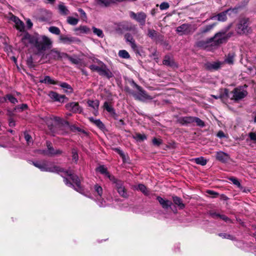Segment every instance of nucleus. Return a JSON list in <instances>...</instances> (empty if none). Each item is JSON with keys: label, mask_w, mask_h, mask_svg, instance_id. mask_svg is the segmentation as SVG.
<instances>
[{"label": "nucleus", "mask_w": 256, "mask_h": 256, "mask_svg": "<svg viewBox=\"0 0 256 256\" xmlns=\"http://www.w3.org/2000/svg\"><path fill=\"white\" fill-rule=\"evenodd\" d=\"M172 200L174 203L179 206L180 208L183 209L185 207L184 204H183L182 199L179 197L176 196H173Z\"/></svg>", "instance_id": "26"}, {"label": "nucleus", "mask_w": 256, "mask_h": 256, "mask_svg": "<svg viewBox=\"0 0 256 256\" xmlns=\"http://www.w3.org/2000/svg\"><path fill=\"white\" fill-rule=\"evenodd\" d=\"M16 28L20 32L24 30V24L18 18L14 22Z\"/></svg>", "instance_id": "31"}, {"label": "nucleus", "mask_w": 256, "mask_h": 256, "mask_svg": "<svg viewBox=\"0 0 256 256\" xmlns=\"http://www.w3.org/2000/svg\"><path fill=\"white\" fill-rule=\"evenodd\" d=\"M68 110L74 112L80 113L82 112V108L78 105V102H72L66 105Z\"/></svg>", "instance_id": "14"}, {"label": "nucleus", "mask_w": 256, "mask_h": 256, "mask_svg": "<svg viewBox=\"0 0 256 256\" xmlns=\"http://www.w3.org/2000/svg\"><path fill=\"white\" fill-rule=\"evenodd\" d=\"M214 24H211V25L207 26L205 28H204L202 30V32H206L208 31L212 30L214 28Z\"/></svg>", "instance_id": "51"}, {"label": "nucleus", "mask_w": 256, "mask_h": 256, "mask_svg": "<svg viewBox=\"0 0 256 256\" xmlns=\"http://www.w3.org/2000/svg\"><path fill=\"white\" fill-rule=\"evenodd\" d=\"M138 89L140 90V93H139V95L138 96V99H140V100H148V99H152V98L148 96L146 92L144 91V90H142L140 88V86H138Z\"/></svg>", "instance_id": "24"}, {"label": "nucleus", "mask_w": 256, "mask_h": 256, "mask_svg": "<svg viewBox=\"0 0 256 256\" xmlns=\"http://www.w3.org/2000/svg\"><path fill=\"white\" fill-rule=\"evenodd\" d=\"M194 120L192 116H185L180 118L179 120L182 124H188L194 122Z\"/></svg>", "instance_id": "23"}, {"label": "nucleus", "mask_w": 256, "mask_h": 256, "mask_svg": "<svg viewBox=\"0 0 256 256\" xmlns=\"http://www.w3.org/2000/svg\"><path fill=\"white\" fill-rule=\"evenodd\" d=\"M104 108L110 113H114V110L110 104L108 102H105L104 105Z\"/></svg>", "instance_id": "41"}, {"label": "nucleus", "mask_w": 256, "mask_h": 256, "mask_svg": "<svg viewBox=\"0 0 256 256\" xmlns=\"http://www.w3.org/2000/svg\"><path fill=\"white\" fill-rule=\"evenodd\" d=\"M6 98L12 104L18 102L17 100L11 94H8L6 96Z\"/></svg>", "instance_id": "47"}, {"label": "nucleus", "mask_w": 256, "mask_h": 256, "mask_svg": "<svg viewBox=\"0 0 256 256\" xmlns=\"http://www.w3.org/2000/svg\"><path fill=\"white\" fill-rule=\"evenodd\" d=\"M118 56L124 58H128L130 56L128 52L126 50H120L118 52Z\"/></svg>", "instance_id": "38"}, {"label": "nucleus", "mask_w": 256, "mask_h": 256, "mask_svg": "<svg viewBox=\"0 0 256 256\" xmlns=\"http://www.w3.org/2000/svg\"><path fill=\"white\" fill-rule=\"evenodd\" d=\"M36 41L34 42V46L38 51L45 50L46 48H50L52 42L45 36H40L36 35Z\"/></svg>", "instance_id": "3"}, {"label": "nucleus", "mask_w": 256, "mask_h": 256, "mask_svg": "<svg viewBox=\"0 0 256 256\" xmlns=\"http://www.w3.org/2000/svg\"><path fill=\"white\" fill-rule=\"evenodd\" d=\"M78 12L80 13V14L84 16V17H86V12H84V10L81 8H80L78 10Z\"/></svg>", "instance_id": "64"}, {"label": "nucleus", "mask_w": 256, "mask_h": 256, "mask_svg": "<svg viewBox=\"0 0 256 256\" xmlns=\"http://www.w3.org/2000/svg\"><path fill=\"white\" fill-rule=\"evenodd\" d=\"M210 215L214 218H218L220 216V214L213 212H210Z\"/></svg>", "instance_id": "57"}, {"label": "nucleus", "mask_w": 256, "mask_h": 256, "mask_svg": "<svg viewBox=\"0 0 256 256\" xmlns=\"http://www.w3.org/2000/svg\"><path fill=\"white\" fill-rule=\"evenodd\" d=\"M48 150L46 154L50 156L60 155L62 154V152L60 150H54V148L50 146V144H47Z\"/></svg>", "instance_id": "20"}, {"label": "nucleus", "mask_w": 256, "mask_h": 256, "mask_svg": "<svg viewBox=\"0 0 256 256\" xmlns=\"http://www.w3.org/2000/svg\"><path fill=\"white\" fill-rule=\"evenodd\" d=\"M67 58H68V60L72 64H79L80 62V60L79 58H72V57H70V56H68Z\"/></svg>", "instance_id": "45"}, {"label": "nucleus", "mask_w": 256, "mask_h": 256, "mask_svg": "<svg viewBox=\"0 0 256 256\" xmlns=\"http://www.w3.org/2000/svg\"><path fill=\"white\" fill-rule=\"evenodd\" d=\"M105 202H104L102 200H98V204L100 206H105V204H104Z\"/></svg>", "instance_id": "61"}, {"label": "nucleus", "mask_w": 256, "mask_h": 256, "mask_svg": "<svg viewBox=\"0 0 256 256\" xmlns=\"http://www.w3.org/2000/svg\"><path fill=\"white\" fill-rule=\"evenodd\" d=\"M169 6L170 5L168 3L166 2H163L160 4V8L161 10H164L168 9L169 8Z\"/></svg>", "instance_id": "49"}, {"label": "nucleus", "mask_w": 256, "mask_h": 256, "mask_svg": "<svg viewBox=\"0 0 256 256\" xmlns=\"http://www.w3.org/2000/svg\"><path fill=\"white\" fill-rule=\"evenodd\" d=\"M130 16L132 18L140 23L141 25L144 26L145 24L146 15L144 12H140L136 14L132 12H130Z\"/></svg>", "instance_id": "7"}, {"label": "nucleus", "mask_w": 256, "mask_h": 256, "mask_svg": "<svg viewBox=\"0 0 256 256\" xmlns=\"http://www.w3.org/2000/svg\"><path fill=\"white\" fill-rule=\"evenodd\" d=\"M72 160L76 162L78 159V156L77 151L74 148L72 150Z\"/></svg>", "instance_id": "46"}, {"label": "nucleus", "mask_w": 256, "mask_h": 256, "mask_svg": "<svg viewBox=\"0 0 256 256\" xmlns=\"http://www.w3.org/2000/svg\"><path fill=\"white\" fill-rule=\"evenodd\" d=\"M60 86L64 90L65 92L72 93L73 91L71 86L66 82L60 83Z\"/></svg>", "instance_id": "27"}, {"label": "nucleus", "mask_w": 256, "mask_h": 256, "mask_svg": "<svg viewBox=\"0 0 256 256\" xmlns=\"http://www.w3.org/2000/svg\"><path fill=\"white\" fill-rule=\"evenodd\" d=\"M94 192L97 194L98 196L101 197L102 194V188L98 184H96L94 186Z\"/></svg>", "instance_id": "37"}, {"label": "nucleus", "mask_w": 256, "mask_h": 256, "mask_svg": "<svg viewBox=\"0 0 256 256\" xmlns=\"http://www.w3.org/2000/svg\"><path fill=\"white\" fill-rule=\"evenodd\" d=\"M219 218L226 222H230V220L226 216L224 215L220 214Z\"/></svg>", "instance_id": "55"}, {"label": "nucleus", "mask_w": 256, "mask_h": 256, "mask_svg": "<svg viewBox=\"0 0 256 256\" xmlns=\"http://www.w3.org/2000/svg\"><path fill=\"white\" fill-rule=\"evenodd\" d=\"M64 175L62 176L64 177V176H68V179L64 178V182L65 184L69 186L74 187L76 190L80 193L83 194V190L80 186L79 178L76 176L72 174L71 170L64 171Z\"/></svg>", "instance_id": "2"}, {"label": "nucleus", "mask_w": 256, "mask_h": 256, "mask_svg": "<svg viewBox=\"0 0 256 256\" xmlns=\"http://www.w3.org/2000/svg\"><path fill=\"white\" fill-rule=\"evenodd\" d=\"M125 38L127 42H128L131 46V47L133 49H135L136 48V46L134 42V40L132 37L129 34H126Z\"/></svg>", "instance_id": "28"}, {"label": "nucleus", "mask_w": 256, "mask_h": 256, "mask_svg": "<svg viewBox=\"0 0 256 256\" xmlns=\"http://www.w3.org/2000/svg\"><path fill=\"white\" fill-rule=\"evenodd\" d=\"M193 160L197 164L201 166H205L207 163V160L203 157H200L194 158Z\"/></svg>", "instance_id": "32"}, {"label": "nucleus", "mask_w": 256, "mask_h": 256, "mask_svg": "<svg viewBox=\"0 0 256 256\" xmlns=\"http://www.w3.org/2000/svg\"><path fill=\"white\" fill-rule=\"evenodd\" d=\"M26 24L28 25V26L29 28H31L32 26V22L30 20H28L27 21H26Z\"/></svg>", "instance_id": "63"}, {"label": "nucleus", "mask_w": 256, "mask_h": 256, "mask_svg": "<svg viewBox=\"0 0 256 256\" xmlns=\"http://www.w3.org/2000/svg\"><path fill=\"white\" fill-rule=\"evenodd\" d=\"M116 152H118V154L122 156V158L124 160V153L121 150H120V149L118 148H116Z\"/></svg>", "instance_id": "58"}, {"label": "nucleus", "mask_w": 256, "mask_h": 256, "mask_svg": "<svg viewBox=\"0 0 256 256\" xmlns=\"http://www.w3.org/2000/svg\"><path fill=\"white\" fill-rule=\"evenodd\" d=\"M176 32L180 35L187 34L190 32V26L188 24H184L176 28Z\"/></svg>", "instance_id": "11"}, {"label": "nucleus", "mask_w": 256, "mask_h": 256, "mask_svg": "<svg viewBox=\"0 0 256 256\" xmlns=\"http://www.w3.org/2000/svg\"><path fill=\"white\" fill-rule=\"evenodd\" d=\"M229 10H227L218 14L216 16H212L211 17L210 19L213 20H217L220 22L225 21L227 18L226 14Z\"/></svg>", "instance_id": "17"}, {"label": "nucleus", "mask_w": 256, "mask_h": 256, "mask_svg": "<svg viewBox=\"0 0 256 256\" xmlns=\"http://www.w3.org/2000/svg\"><path fill=\"white\" fill-rule=\"evenodd\" d=\"M58 9L60 12L64 15H66L68 14V10L66 6L63 4H60L58 5Z\"/></svg>", "instance_id": "34"}, {"label": "nucleus", "mask_w": 256, "mask_h": 256, "mask_svg": "<svg viewBox=\"0 0 256 256\" xmlns=\"http://www.w3.org/2000/svg\"><path fill=\"white\" fill-rule=\"evenodd\" d=\"M247 92L242 88H236L231 92L232 99L238 100L243 98L247 95Z\"/></svg>", "instance_id": "6"}, {"label": "nucleus", "mask_w": 256, "mask_h": 256, "mask_svg": "<svg viewBox=\"0 0 256 256\" xmlns=\"http://www.w3.org/2000/svg\"><path fill=\"white\" fill-rule=\"evenodd\" d=\"M156 34L155 31L153 30H150L148 31V35L150 37H154V36Z\"/></svg>", "instance_id": "59"}, {"label": "nucleus", "mask_w": 256, "mask_h": 256, "mask_svg": "<svg viewBox=\"0 0 256 256\" xmlns=\"http://www.w3.org/2000/svg\"><path fill=\"white\" fill-rule=\"evenodd\" d=\"M40 82L42 83H45L48 84H57V82L53 79H52L49 76H44V79L40 80Z\"/></svg>", "instance_id": "29"}, {"label": "nucleus", "mask_w": 256, "mask_h": 256, "mask_svg": "<svg viewBox=\"0 0 256 256\" xmlns=\"http://www.w3.org/2000/svg\"><path fill=\"white\" fill-rule=\"evenodd\" d=\"M36 41V35L32 36L28 34H26L22 38V42L26 46L31 44L34 46Z\"/></svg>", "instance_id": "9"}, {"label": "nucleus", "mask_w": 256, "mask_h": 256, "mask_svg": "<svg viewBox=\"0 0 256 256\" xmlns=\"http://www.w3.org/2000/svg\"><path fill=\"white\" fill-rule=\"evenodd\" d=\"M250 28L247 24V22L246 20H242L240 21L238 25L237 32L240 34H245L249 32Z\"/></svg>", "instance_id": "10"}, {"label": "nucleus", "mask_w": 256, "mask_h": 256, "mask_svg": "<svg viewBox=\"0 0 256 256\" xmlns=\"http://www.w3.org/2000/svg\"><path fill=\"white\" fill-rule=\"evenodd\" d=\"M50 119L54 121L56 123L59 122H60V118L58 117L52 116L50 118Z\"/></svg>", "instance_id": "56"}, {"label": "nucleus", "mask_w": 256, "mask_h": 256, "mask_svg": "<svg viewBox=\"0 0 256 256\" xmlns=\"http://www.w3.org/2000/svg\"><path fill=\"white\" fill-rule=\"evenodd\" d=\"M59 40L63 44H70V43L74 42L76 38L72 36L61 35L59 37Z\"/></svg>", "instance_id": "19"}, {"label": "nucleus", "mask_w": 256, "mask_h": 256, "mask_svg": "<svg viewBox=\"0 0 256 256\" xmlns=\"http://www.w3.org/2000/svg\"><path fill=\"white\" fill-rule=\"evenodd\" d=\"M224 62L230 64H232L234 62V56L232 55H228L226 58Z\"/></svg>", "instance_id": "48"}, {"label": "nucleus", "mask_w": 256, "mask_h": 256, "mask_svg": "<svg viewBox=\"0 0 256 256\" xmlns=\"http://www.w3.org/2000/svg\"><path fill=\"white\" fill-rule=\"evenodd\" d=\"M98 65L92 64L90 66L91 70L98 72L100 74L108 78L113 76L112 72L106 68V66L102 62L96 60Z\"/></svg>", "instance_id": "4"}, {"label": "nucleus", "mask_w": 256, "mask_h": 256, "mask_svg": "<svg viewBox=\"0 0 256 256\" xmlns=\"http://www.w3.org/2000/svg\"><path fill=\"white\" fill-rule=\"evenodd\" d=\"M134 138L138 141L142 142L146 139V136L144 134H136L134 136Z\"/></svg>", "instance_id": "35"}, {"label": "nucleus", "mask_w": 256, "mask_h": 256, "mask_svg": "<svg viewBox=\"0 0 256 256\" xmlns=\"http://www.w3.org/2000/svg\"><path fill=\"white\" fill-rule=\"evenodd\" d=\"M227 40L225 32H218L215 36L208 40H200L197 43L198 47L212 50L221 44L226 42Z\"/></svg>", "instance_id": "1"}, {"label": "nucleus", "mask_w": 256, "mask_h": 256, "mask_svg": "<svg viewBox=\"0 0 256 256\" xmlns=\"http://www.w3.org/2000/svg\"><path fill=\"white\" fill-rule=\"evenodd\" d=\"M33 164L42 171L54 172L58 170V168L50 162L46 161L33 162Z\"/></svg>", "instance_id": "5"}, {"label": "nucleus", "mask_w": 256, "mask_h": 256, "mask_svg": "<svg viewBox=\"0 0 256 256\" xmlns=\"http://www.w3.org/2000/svg\"><path fill=\"white\" fill-rule=\"evenodd\" d=\"M48 30L51 33L56 35L60 34V30L56 26H50Z\"/></svg>", "instance_id": "39"}, {"label": "nucleus", "mask_w": 256, "mask_h": 256, "mask_svg": "<svg viewBox=\"0 0 256 256\" xmlns=\"http://www.w3.org/2000/svg\"><path fill=\"white\" fill-rule=\"evenodd\" d=\"M8 20H11V21L13 22L14 23V22H15L16 21V20H18V18L17 16H15L13 15V14H9V16H8Z\"/></svg>", "instance_id": "53"}, {"label": "nucleus", "mask_w": 256, "mask_h": 256, "mask_svg": "<svg viewBox=\"0 0 256 256\" xmlns=\"http://www.w3.org/2000/svg\"><path fill=\"white\" fill-rule=\"evenodd\" d=\"M48 96L52 99L62 102H64V100L66 98L65 96L58 94L54 92H50Z\"/></svg>", "instance_id": "16"}, {"label": "nucleus", "mask_w": 256, "mask_h": 256, "mask_svg": "<svg viewBox=\"0 0 256 256\" xmlns=\"http://www.w3.org/2000/svg\"><path fill=\"white\" fill-rule=\"evenodd\" d=\"M172 60L169 56H166L163 60V64L166 66L172 65Z\"/></svg>", "instance_id": "43"}, {"label": "nucleus", "mask_w": 256, "mask_h": 256, "mask_svg": "<svg viewBox=\"0 0 256 256\" xmlns=\"http://www.w3.org/2000/svg\"><path fill=\"white\" fill-rule=\"evenodd\" d=\"M229 180L232 182V183L236 185L241 190H242V185L240 184L239 181L235 178L234 177H230L229 178Z\"/></svg>", "instance_id": "40"}, {"label": "nucleus", "mask_w": 256, "mask_h": 256, "mask_svg": "<svg viewBox=\"0 0 256 256\" xmlns=\"http://www.w3.org/2000/svg\"><path fill=\"white\" fill-rule=\"evenodd\" d=\"M96 170L104 174L105 176L108 178L110 180L112 181L115 180V178L108 172L106 168L104 166H98Z\"/></svg>", "instance_id": "15"}, {"label": "nucleus", "mask_w": 256, "mask_h": 256, "mask_svg": "<svg viewBox=\"0 0 256 256\" xmlns=\"http://www.w3.org/2000/svg\"><path fill=\"white\" fill-rule=\"evenodd\" d=\"M152 143L154 146H159L162 143V140L161 139L154 138Z\"/></svg>", "instance_id": "50"}, {"label": "nucleus", "mask_w": 256, "mask_h": 256, "mask_svg": "<svg viewBox=\"0 0 256 256\" xmlns=\"http://www.w3.org/2000/svg\"><path fill=\"white\" fill-rule=\"evenodd\" d=\"M248 136L251 140L256 142V132H251L249 133Z\"/></svg>", "instance_id": "52"}, {"label": "nucleus", "mask_w": 256, "mask_h": 256, "mask_svg": "<svg viewBox=\"0 0 256 256\" xmlns=\"http://www.w3.org/2000/svg\"><path fill=\"white\" fill-rule=\"evenodd\" d=\"M112 182L116 184V186L118 194L124 198H128V194L125 188L123 186V182L122 181L117 180L116 178Z\"/></svg>", "instance_id": "8"}, {"label": "nucleus", "mask_w": 256, "mask_h": 256, "mask_svg": "<svg viewBox=\"0 0 256 256\" xmlns=\"http://www.w3.org/2000/svg\"><path fill=\"white\" fill-rule=\"evenodd\" d=\"M27 108H28V106L26 104H22L21 105L17 106L16 109V110L20 109L21 110H24L26 109Z\"/></svg>", "instance_id": "54"}, {"label": "nucleus", "mask_w": 256, "mask_h": 256, "mask_svg": "<svg viewBox=\"0 0 256 256\" xmlns=\"http://www.w3.org/2000/svg\"><path fill=\"white\" fill-rule=\"evenodd\" d=\"M138 190L142 192L144 194L148 196L149 194L148 190L142 184H140L138 185Z\"/></svg>", "instance_id": "33"}, {"label": "nucleus", "mask_w": 256, "mask_h": 256, "mask_svg": "<svg viewBox=\"0 0 256 256\" xmlns=\"http://www.w3.org/2000/svg\"><path fill=\"white\" fill-rule=\"evenodd\" d=\"M49 54L51 58L56 60L68 57V54H66L60 52L56 49L52 50L50 51Z\"/></svg>", "instance_id": "13"}, {"label": "nucleus", "mask_w": 256, "mask_h": 256, "mask_svg": "<svg viewBox=\"0 0 256 256\" xmlns=\"http://www.w3.org/2000/svg\"><path fill=\"white\" fill-rule=\"evenodd\" d=\"M223 64V62H220L208 63L206 64V68L210 70H217L221 67Z\"/></svg>", "instance_id": "22"}, {"label": "nucleus", "mask_w": 256, "mask_h": 256, "mask_svg": "<svg viewBox=\"0 0 256 256\" xmlns=\"http://www.w3.org/2000/svg\"><path fill=\"white\" fill-rule=\"evenodd\" d=\"M194 122H196L197 126H204V122L202 120L200 119L199 118H196V117H194Z\"/></svg>", "instance_id": "44"}, {"label": "nucleus", "mask_w": 256, "mask_h": 256, "mask_svg": "<svg viewBox=\"0 0 256 256\" xmlns=\"http://www.w3.org/2000/svg\"><path fill=\"white\" fill-rule=\"evenodd\" d=\"M219 236L223 238H230V236L229 234H220Z\"/></svg>", "instance_id": "60"}, {"label": "nucleus", "mask_w": 256, "mask_h": 256, "mask_svg": "<svg viewBox=\"0 0 256 256\" xmlns=\"http://www.w3.org/2000/svg\"><path fill=\"white\" fill-rule=\"evenodd\" d=\"M92 30L93 32L98 36L100 38H103L104 36V34L102 30L97 28L95 27H93Z\"/></svg>", "instance_id": "36"}, {"label": "nucleus", "mask_w": 256, "mask_h": 256, "mask_svg": "<svg viewBox=\"0 0 256 256\" xmlns=\"http://www.w3.org/2000/svg\"><path fill=\"white\" fill-rule=\"evenodd\" d=\"M90 120L100 129L104 128V125L100 120H95L92 118H89Z\"/></svg>", "instance_id": "30"}, {"label": "nucleus", "mask_w": 256, "mask_h": 256, "mask_svg": "<svg viewBox=\"0 0 256 256\" xmlns=\"http://www.w3.org/2000/svg\"><path fill=\"white\" fill-rule=\"evenodd\" d=\"M157 200L164 208H168L172 204V202L164 200L160 196H158Z\"/></svg>", "instance_id": "21"}, {"label": "nucleus", "mask_w": 256, "mask_h": 256, "mask_svg": "<svg viewBox=\"0 0 256 256\" xmlns=\"http://www.w3.org/2000/svg\"><path fill=\"white\" fill-rule=\"evenodd\" d=\"M67 21L68 24L72 25H76L78 24V18L70 16L68 18Z\"/></svg>", "instance_id": "42"}, {"label": "nucleus", "mask_w": 256, "mask_h": 256, "mask_svg": "<svg viewBox=\"0 0 256 256\" xmlns=\"http://www.w3.org/2000/svg\"><path fill=\"white\" fill-rule=\"evenodd\" d=\"M24 138L27 142H30V139L32 138L28 134H24Z\"/></svg>", "instance_id": "62"}, {"label": "nucleus", "mask_w": 256, "mask_h": 256, "mask_svg": "<svg viewBox=\"0 0 256 256\" xmlns=\"http://www.w3.org/2000/svg\"><path fill=\"white\" fill-rule=\"evenodd\" d=\"M88 104L89 106L92 107L94 110L97 112L100 104V102L98 100H89L88 101Z\"/></svg>", "instance_id": "25"}, {"label": "nucleus", "mask_w": 256, "mask_h": 256, "mask_svg": "<svg viewBox=\"0 0 256 256\" xmlns=\"http://www.w3.org/2000/svg\"><path fill=\"white\" fill-rule=\"evenodd\" d=\"M216 158L217 160L222 163L228 162L230 159V156L228 154L222 151L216 152Z\"/></svg>", "instance_id": "12"}, {"label": "nucleus", "mask_w": 256, "mask_h": 256, "mask_svg": "<svg viewBox=\"0 0 256 256\" xmlns=\"http://www.w3.org/2000/svg\"><path fill=\"white\" fill-rule=\"evenodd\" d=\"M74 31L76 32L77 35H81L82 34H88L90 32V30L86 26H80L78 28H76Z\"/></svg>", "instance_id": "18"}]
</instances>
